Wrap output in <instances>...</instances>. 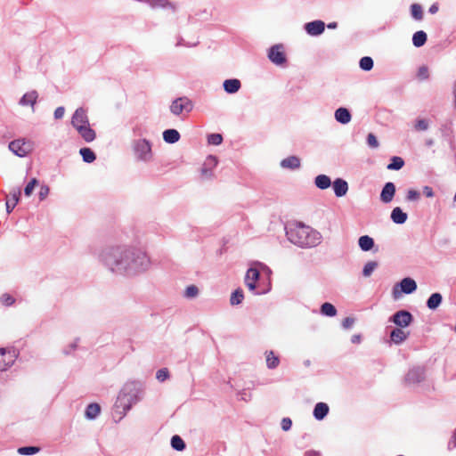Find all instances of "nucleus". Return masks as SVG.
Returning a JSON list of instances; mask_svg holds the SVG:
<instances>
[{
	"mask_svg": "<svg viewBox=\"0 0 456 456\" xmlns=\"http://www.w3.org/2000/svg\"><path fill=\"white\" fill-rule=\"evenodd\" d=\"M99 261L112 273L126 277L140 274L151 265L150 257L144 251L126 245L102 248Z\"/></svg>",
	"mask_w": 456,
	"mask_h": 456,
	"instance_id": "obj_1",
	"label": "nucleus"
},
{
	"mask_svg": "<svg viewBox=\"0 0 456 456\" xmlns=\"http://www.w3.org/2000/svg\"><path fill=\"white\" fill-rule=\"evenodd\" d=\"M288 240L300 248H314L322 241L319 232L301 223L286 228Z\"/></svg>",
	"mask_w": 456,
	"mask_h": 456,
	"instance_id": "obj_2",
	"label": "nucleus"
},
{
	"mask_svg": "<svg viewBox=\"0 0 456 456\" xmlns=\"http://www.w3.org/2000/svg\"><path fill=\"white\" fill-rule=\"evenodd\" d=\"M143 395L142 385L140 382H126L121 388L115 406L123 410V415H126L132 406L142 400Z\"/></svg>",
	"mask_w": 456,
	"mask_h": 456,
	"instance_id": "obj_3",
	"label": "nucleus"
},
{
	"mask_svg": "<svg viewBox=\"0 0 456 456\" xmlns=\"http://www.w3.org/2000/svg\"><path fill=\"white\" fill-rule=\"evenodd\" d=\"M132 148L136 160L148 163L152 159L151 143L149 140H134Z\"/></svg>",
	"mask_w": 456,
	"mask_h": 456,
	"instance_id": "obj_4",
	"label": "nucleus"
},
{
	"mask_svg": "<svg viewBox=\"0 0 456 456\" xmlns=\"http://www.w3.org/2000/svg\"><path fill=\"white\" fill-rule=\"evenodd\" d=\"M169 109L175 116L189 114L193 109V103L185 96L178 97L172 102Z\"/></svg>",
	"mask_w": 456,
	"mask_h": 456,
	"instance_id": "obj_5",
	"label": "nucleus"
},
{
	"mask_svg": "<svg viewBox=\"0 0 456 456\" xmlns=\"http://www.w3.org/2000/svg\"><path fill=\"white\" fill-rule=\"evenodd\" d=\"M417 289L416 281L410 277L403 278L398 283H396L392 290L394 298H398L402 293L411 294Z\"/></svg>",
	"mask_w": 456,
	"mask_h": 456,
	"instance_id": "obj_6",
	"label": "nucleus"
},
{
	"mask_svg": "<svg viewBox=\"0 0 456 456\" xmlns=\"http://www.w3.org/2000/svg\"><path fill=\"white\" fill-rule=\"evenodd\" d=\"M426 379V369L423 366H413L404 377V382L408 386H414L424 381Z\"/></svg>",
	"mask_w": 456,
	"mask_h": 456,
	"instance_id": "obj_7",
	"label": "nucleus"
},
{
	"mask_svg": "<svg viewBox=\"0 0 456 456\" xmlns=\"http://www.w3.org/2000/svg\"><path fill=\"white\" fill-rule=\"evenodd\" d=\"M9 150L18 157H25L31 151L32 145L29 141L17 139L9 143Z\"/></svg>",
	"mask_w": 456,
	"mask_h": 456,
	"instance_id": "obj_8",
	"label": "nucleus"
},
{
	"mask_svg": "<svg viewBox=\"0 0 456 456\" xmlns=\"http://www.w3.org/2000/svg\"><path fill=\"white\" fill-rule=\"evenodd\" d=\"M389 322L397 328H406L413 322V315L407 310H399L389 317Z\"/></svg>",
	"mask_w": 456,
	"mask_h": 456,
	"instance_id": "obj_9",
	"label": "nucleus"
},
{
	"mask_svg": "<svg viewBox=\"0 0 456 456\" xmlns=\"http://www.w3.org/2000/svg\"><path fill=\"white\" fill-rule=\"evenodd\" d=\"M269 60L277 66H281L286 63L287 58L283 51L282 45H274L270 47L268 51Z\"/></svg>",
	"mask_w": 456,
	"mask_h": 456,
	"instance_id": "obj_10",
	"label": "nucleus"
},
{
	"mask_svg": "<svg viewBox=\"0 0 456 456\" xmlns=\"http://www.w3.org/2000/svg\"><path fill=\"white\" fill-rule=\"evenodd\" d=\"M17 357L15 350L0 348V371L6 370L11 367Z\"/></svg>",
	"mask_w": 456,
	"mask_h": 456,
	"instance_id": "obj_11",
	"label": "nucleus"
},
{
	"mask_svg": "<svg viewBox=\"0 0 456 456\" xmlns=\"http://www.w3.org/2000/svg\"><path fill=\"white\" fill-rule=\"evenodd\" d=\"M304 28L308 35L317 37L324 32L325 23L322 20H317L305 23Z\"/></svg>",
	"mask_w": 456,
	"mask_h": 456,
	"instance_id": "obj_12",
	"label": "nucleus"
},
{
	"mask_svg": "<svg viewBox=\"0 0 456 456\" xmlns=\"http://www.w3.org/2000/svg\"><path fill=\"white\" fill-rule=\"evenodd\" d=\"M88 124L89 119L86 114V110L82 107L77 108L72 116L71 125L73 126V127L77 129L79 126H86Z\"/></svg>",
	"mask_w": 456,
	"mask_h": 456,
	"instance_id": "obj_13",
	"label": "nucleus"
},
{
	"mask_svg": "<svg viewBox=\"0 0 456 456\" xmlns=\"http://www.w3.org/2000/svg\"><path fill=\"white\" fill-rule=\"evenodd\" d=\"M260 276L259 271L256 268L250 267L245 276V284L248 289L252 292L256 290V282L258 281Z\"/></svg>",
	"mask_w": 456,
	"mask_h": 456,
	"instance_id": "obj_14",
	"label": "nucleus"
},
{
	"mask_svg": "<svg viewBox=\"0 0 456 456\" xmlns=\"http://www.w3.org/2000/svg\"><path fill=\"white\" fill-rule=\"evenodd\" d=\"M395 194V185L392 182H387L383 186L380 192V200L383 203H389L393 200V198Z\"/></svg>",
	"mask_w": 456,
	"mask_h": 456,
	"instance_id": "obj_15",
	"label": "nucleus"
},
{
	"mask_svg": "<svg viewBox=\"0 0 456 456\" xmlns=\"http://www.w3.org/2000/svg\"><path fill=\"white\" fill-rule=\"evenodd\" d=\"M37 98L38 93L36 90H32L23 94L19 101V104L22 107L30 106L32 112H35V104L37 103Z\"/></svg>",
	"mask_w": 456,
	"mask_h": 456,
	"instance_id": "obj_16",
	"label": "nucleus"
},
{
	"mask_svg": "<svg viewBox=\"0 0 456 456\" xmlns=\"http://www.w3.org/2000/svg\"><path fill=\"white\" fill-rule=\"evenodd\" d=\"M334 193L337 197L340 198L346 194L348 191V183L346 180L342 178H337L333 183H331Z\"/></svg>",
	"mask_w": 456,
	"mask_h": 456,
	"instance_id": "obj_17",
	"label": "nucleus"
},
{
	"mask_svg": "<svg viewBox=\"0 0 456 456\" xmlns=\"http://www.w3.org/2000/svg\"><path fill=\"white\" fill-rule=\"evenodd\" d=\"M403 328H395L390 332V339L395 345H400L404 342L408 337L409 332L403 330Z\"/></svg>",
	"mask_w": 456,
	"mask_h": 456,
	"instance_id": "obj_18",
	"label": "nucleus"
},
{
	"mask_svg": "<svg viewBox=\"0 0 456 456\" xmlns=\"http://www.w3.org/2000/svg\"><path fill=\"white\" fill-rule=\"evenodd\" d=\"M335 119L343 125H346L351 121L352 115L348 109L340 107L335 110Z\"/></svg>",
	"mask_w": 456,
	"mask_h": 456,
	"instance_id": "obj_19",
	"label": "nucleus"
},
{
	"mask_svg": "<svg viewBox=\"0 0 456 456\" xmlns=\"http://www.w3.org/2000/svg\"><path fill=\"white\" fill-rule=\"evenodd\" d=\"M77 131L86 142H93L96 137L95 131L90 127L89 124L86 126H79Z\"/></svg>",
	"mask_w": 456,
	"mask_h": 456,
	"instance_id": "obj_20",
	"label": "nucleus"
},
{
	"mask_svg": "<svg viewBox=\"0 0 456 456\" xmlns=\"http://www.w3.org/2000/svg\"><path fill=\"white\" fill-rule=\"evenodd\" d=\"M300 159L297 156H289L286 159H283L281 161V167L282 168L295 170L300 167Z\"/></svg>",
	"mask_w": 456,
	"mask_h": 456,
	"instance_id": "obj_21",
	"label": "nucleus"
},
{
	"mask_svg": "<svg viewBox=\"0 0 456 456\" xmlns=\"http://www.w3.org/2000/svg\"><path fill=\"white\" fill-rule=\"evenodd\" d=\"M240 86H241V83L237 78L226 79L223 83L224 90L227 94H235V93H237L240 90Z\"/></svg>",
	"mask_w": 456,
	"mask_h": 456,
	"instance_id": "obj_22",
	"label": "nucleus"
},
{
	"mask_svg": "<svg viewBox=\"0 0 456 456\" xmlns=\"http://www.w3.org/2000/svg\"><path fill=\"white\" fill-rule=\"evenodd\" d=\"M329 406L325 403H317L314 409V417L317 420L323 419L329 413Z\"/></svg>",
	"mask_w": 456,
	"mask_h": 456,
	"instance_id": "obj_23",
	"label": "nucleus"
},
{
	"mask_svg": "<svg viewBox=\"0 0 456 456\" xmlns=\"http://www.w3.org/2000/svg\"><path fill=\"white\" fill-rule=\"evenodd\" d=\"M390 217L395 224H403L407 221L408 216L401 208L396 207L392 210Z\"/></svg>",
	"mask_w": 456,
	"mask_h": 456,
	"instance_id": "obj_24",
	"label": "nucleus"
},
{
	"mask_svg": "<svg viewBox=\"0 0 456 456\" xmlns=\"http://www.w3.org/2000/svg\"><path fill=\"white\" fill-rule=\"evenodd\" d=\"M180 134L176 129H167L163 132V140L167 143H175L180 140Z\"/></svg>",
	"mask_w": 456,
	"mask_h": 456,
	"instance_id": "obj_25",
	"label": "nucleus"
},
{
	"mask_svg": "<svg viewBox=\"0 0 456 456\" xmlns=\"http://www.w3.org/2000/svg\"><path fill=\"white\" fill-rule=\"evenodd\" d=\"M330 178L326 175H319L314 178V185L321 190H326L331 185Z\"/></svg>",
	"mask_w": 456,
	"mask_h": 456,
	"instance_id": "obj_26",
	"label": "nucleus"
},
{
	"mask_svg": "<svg viewBox=\"0 0 456 456\" xmlns=\"http://www.w3.org/2000/svg\"><path fill=\"white\" fill-rule=\"evenodd\" d=\"M374 244V240L369 235H362L358 240V245L362 251H370Z\"/></svg>",
	"mask_w": 456,
	"mask_h": 456,
	"instance_id": "obj_27",
	"label": "nucleus"
},
{
	"mask_svg": "<svg viewBox=\"0 0 456 456\" xmlns=\"http://www.w3.org/2000/svg\"><path fill=\"white\" fill-rule=\"evenodd\" d=\"M443 297L440 293H433L427 300V306L430 310H436L441 305Z\"/></svg>",
	"mask_w": 456,
	"mask_h": 456,
	"instance_id": "obj_28",
	"label": "nucleus"
},
{
	"mask_svg": "<svg viewBox=\"0 0 456 456\" xmlns=\"http://www.w3.org/2000/svg\"><path fill=\"white\" fill-rule=\"evenodd\" d=\"M265 361L266 366L270 370L277 368L280 364V358L274 354L273 351L265 352Z\"/></svg>",
	"mask_w": 456,
	"mask_h": 456,
	"instance_id": "obj_29",
	"label": "nucleus"
},
{
	"mask_svg": "<svg viewBox=\"0 0 456 456\" xmlns=\"http://www.w3.org/2000/svg\"><path fill=\"white\" fill-rule=\"evenodd\" d=\"M100 405L98 403H92L87 405L85 411V416L88 419H94L100 414Z\"/></svg>",
	"mask_w": 456,
	"mask_h": 456,
	"instance_id": "obj_30",
	"label": "nucleus"
},
{
	"mask_svg": "<svg viewBox=\"0 0 456 456\" xmlns=\"http://www.w3.org/2000/svg\"><path fill=\"white\" fill-rule=\"evenodd\" d=\"M20 196V191H13L12 193H11L9 199L6 200V203H5L6 211L8 214H10L13 210V208L19 202Z\"/></svg>",
	"mask_w": 456,
	"mask_h": 456,
	"instance_id": "obj_31",
	"label": "nucleus"
},
{
	"mask_svg": "<svg viewBox=\"0 0 456 456\" xmlns=\"http://www.w3.org/2000/svg\"><path fill=\"white\" fill-rule=\"evenodd\" d=\"M427 39L428 36L426 32L423 30H419L412 36V44L415 47H421L426 44Z\"/></svg>",
	"mask_w": 456,
	"mask_h": 456,
	"instance_id": "obj_32",
	"label": "nucleus"
},
{
	"mask_svg": "<svg viewBox=\"0 0 456 456\" xmlns=\"http://www.w3.org/2000/svg\"><path fill=\"white\" fill-rule=\"evenodd\" d=\"M79 153L82 156L83 160L86 163H92L96 159L95 153L87 147L81 148Z\"/></svg>",
	"mask_w": 456,
	"mask_h": 456,
	"instance_id": "obj_33",
	"label": "nucleus"
},
{
	"mask_svg": "<svg viewBox=\"0 0 456 456\" xmlns=\"http://www.w3.org/2000/svg\"><path fill=\"white\" fill-rule=\"evenodd\" d=\"M321 314L325 316L333 317L337 314V309L332 304L325 302L321 305Z\"/></svg>",
	"mask_w": 456,
	"mask_h": 456,
	"instance_id": "obj_34",
	"label": "nucleus"
},
{
	"mask_svg": "<svg viewBox=\"0 0 456 456\" xmlns=\"http://www.w3.org/2000/svg\"><path fill=\"white\" fill-rule=\"evenodd\" d=\"M171 446L174 450L182 452L185 449L184 441L177 435H175L171 438Z\"/></svg>",
	"mask_w": 456,
	"mask_h": 456,
	"instance_id": "obj_35",
	"label": "nucleus"
},
{
	"mask_svg": "<svg viewBox=\"0 0 456 456\" xmlns=\"http://www.w3.org/2000/svg\"><path fill=\"white\" fill-rule=\"evenodd\" d=\"M403 165L404 160L401 157L394 156L387 168L389 170H399L403 167Z\"/></svg>",
	"mask_w": 456,
	"mask_h": 456,
	"instance_id": "obj_36",
	"label": "nucleus"
},
{
	"mask_svg": "<svg viewBox=\"0 0 456 456\" xmlns=\"http://www.w3.org/2000/svg\"><path fill=\"white\" fill-rule=\"evenodd\" d=\"M244 298L243 290L241 289H237L234 290L231 296L230 303L232 305H240Z\"/></svg>",
	"mask_w": 456,
	"mask_h": 456,
	"instance_id": "obj_37",
	"label": "nucleus"
},
{
	"mask_svg": "<svg viewBox=\"0 0 456 456\" xmlns=\"http://www.w3.org/2000/svg\"><path fill=\"white\" fill-rule=\"evenodd\" d=\"M373 65H374L373 60L371 57H369V56H364V57L361 58V60L359 61L360 68L364 71H370V69H372Z\"/></svg>",
	"mask_w": 456,
	"mask_h": 456,
	"instance_id": "obj_38",
	"label": "nucleus"
},
{
	"mask_svg": "<svg viewBox=\"0 0 456 456\" xmlns=\"http://www.w3.org/2000/svg\"><path fill=\"white\" fill-rule=\"evenodd\" d=\"M379 264L376 261H369L366 263L362 269V275L364 277H370L375 269L378 267Z\"/></svg>",
	"mask_w": 456,
	"mask_h": 456,
	"instance_id": "obj_39",
	"label": "nucleus"
},
{
	"mask_svg": "<svg viewBox=\"0 0 456 456\" xmlns=\"http://www.w3.org/2000/svg\"><path fill=\"white\" fill-rule=\"evenodd\" d=\"M411 12L412 17L415 20H422V18H423V11H422V7H421L420 4H411Z\"/></svg>",
	"mask_w": 456,
	"mask_h": 456,
	"instance_id": "obj_40",
	"label": "nucleus"
},
{
	"mask_svg": "<svg viewBox=\"0 0 456 456\" xmlns=\"http://www.w3.org/2000/svg\"><path fill=\"white\" fill-rule=\"evenodd\" d=\"M40 451L39 447L37 446H23L18 449V452L21 455H33Z\"/></svg>",
	"mask_w": 456,
	"mask_h": 456,
	"instance_id": "obj_41",
	"label": "nucleus"
},
{
	"mask_svg": "<svg viewBox=\"0 0 456 456\" xmlns=\"http://www.w3.org/2000/svg\"><path fill=\"white\" fill-rule=\"evenodd\" d=\"M223 142V136L220 134H210L208 136V142L212 145H220Z\"/></svg>",
	"mask_w": 456,
	"mask_h": 456,
	"instance_id": "obj_42",
	"label": "nucleus"
},
{
	"mask_svg": "<svg viewBox=\"0 0 456 456\" xmlns=\"http://www.w3.org/2000/svg\"><path fill=\"white\" fill-rule=\"evenodd\" d=\"M417 77L419 80H427L429 77L428 68L425 65L419 68Z\"/></svg>",
	"mask_w": 456,
	"mask_h": 456,
	"instance_id": "obj_43",
	"label": "nucleus"
},
{
	"mask_svg": "<svg viewBox=\"0 0 456 456\" xmlns=\"http://www.w3.org/2000/svg\"><path fill=\"white\" fill-rule=\"evenodd\" d=\"M199 294V289L195 285H190L186 288L184 296L188 298H192L197 297Z\"/></svg>",
	"mask_w": 456,
	"mask_h": 456,
	"instance_id": "obj_44",
	"label": "nucleus"
},
{
	"mask_svg": "<svg viewBox=\"0 0 456 456\" xmlns=\"http://www.w3.org/2000/svg\"><path fill=\"white\" fill-rule=\"evenodd\" d=\"M169 378V371L167 368H162V369H159L157 372H156V379L159 381V382H164L166 379H167Z\"/></svg>",
	"mask_w": 456,
	"mask_h": 456,
	"instance_id": "obj_45",
	"label": "nucleus"
},
{
	"mask_svg": "<svg viewBox=\"0 0 456 456\" xmlns=\"http://www.w3.org/2000/svg\"><path fill=\"white\" fill-rule=\"evenodd\" d=\"M38 183V180L37 178H33L30 182L25 186L24 193L26 196H30L33 192L35 186Z\"/></svg>",
	"mask_w": 456,
	"mask_h": 456,
	"instance_id": "obj_46",
	"label": "nucleus"
},
{
	"mask_svg": "<svg viewBox=\"0 0 456 456\" xmlns=\"http://www.w3.org/2000/svg\"><path fill=\"white\" fill-rule=\"evenodd\" d=\"M419 198H420V193L418 191L410 189L407 191V195H406L407 201H417L419 200Z\"/></svg>",
	"mask_w": 456,
	"mask_h": 456,
	"instance_id": "obj_47",
	"label": "nucleus"
},
{
	"mask_svg": "<svg viewBox=\"0 0 456 456\" xmlns=\"http://www.w3.org/2000/svg\"><path fill=\"white\" fill-rule=\"evenodd\" d=\"M367 143L370 148H373V149H376L379 146L377 137L372 133H370L367 135Z\"/></svg>",
	"mask_w": 456,
	"mask_h": 456,
	"instance_id": "obj_48",
	"label": "nucleus"
},
{
	"mask_svg": "<svg viewBox=\"0 0 456 456\" xmlns=\"http://www.w3.org/2000/svg\"><path fill=\"white\" fill-rule=\"evenodd\" d=\"M354 322H355V319L354 318H353V317H346L342 321V327L345 330H349V329H351L353 327Z\"/></svg>",
	"mask_w": 456,
	"mask_h": 456,
	"instance_id": "obj_49",
	"label": "nucleus"
},
{
	"mask_svg": "<svg viewBox=\"0 0 456 456\" xmlns=\"http://www.w3.org/2000/svg\"><path fill=\"white\" fill-rule=\"evenodd\" d=\"M415 128L419 131H426L428 128V122L426 119H419L416 122Z\"/></svg>",
	"mask_w": 456,
	"mask_h": 456,
	"instance_id": "obj_50",
	"label": "nucleus"
},
{
	"mask_svg": "<svg viewBox=\"0 0 456 456\" xmlns=\"http://www.w3.org/2000/svg\"><path fill=\"white\" fill-rule=\"evenodd\" d=\"M281 426L283 431H289L291 428L292 426V420L285 417L281 419Z\"/></svg>",
	"mask_w": 456,
	"mask_h": 456,
	"instance_id": "obj_51",
	"label": "nucleus"
},
{
	"mask_svg": "<svg viewBox=\"0 0 456 456\" xmlns=\"http://www.w3.org/2000/svg\"><path fill=\"white\" fill-rule=\"evenodd\" d=\"M49 191L50 190L47 185H45V184L41 185L39 192H38L39 200H44L48 196Z\"/></svg>",
	"mask_w": 456,
	"mask_h": 456,
	"instance_id": "obj_52",
	"label": "nucleus"
},
{
	"mask_svg": "<svg viewBox=\"0 0 456 456\" xmlns=\"http://www.w3.org/2000/svg\"><path fill=\"white\" fill-rule=\"evenodd\" d=\"M64 113H65V109L64 107L61 106V107H58L56 108V110H54V118L56 119H61L63 118L64 116Z\"/></svg>",
	"mask_w": 456,
	"mask_h": 456,
	"instance_id": "obj_53",
	"label": "nucleus"
},
{
	"mask_svg": "<svg viewBox=\"0 0 456 456\" xmlns=\"http://www.w3.org/2000/svg\"><path fill=\"white\" fill-rule=\"evenodd\" d=\"M1 300L5 305H11L14 302V299L10 295L6 294L2 296Z\"/></svg>",
	"mask_w": 456,
	"mask_h": 456,
	"instance_id": "obj_54",
	"label": "nucleus"
},
{
	"mask_svg": "<svg viewBox=\"0 0 456 456\" xmlns=\"http://www.w3.org/2000/svg\"><path fill=\"white\" fill-rule=\"evenodd\" d=\"M423 194L428 198H432L434 197V191L430 186L426 185L423 187Z\"/></svg>",
	"mask_w": 456,
	"mask_h": 456,
	"instance_id": "obj_55",
	"label": "nucleus"
},
{
	"mask_svg": "<svg viewBox=\"0 0 456 456\" xmlns=\"http://www.w3.org/2000/svg\"><path fill=\"white\" fill-rule=\"evenodd\" d=\"M201 173H202V175H205L206 177H210V176H212V171H211V169L207 168L206 167H203L201 168Z\"/></svg>",
	"mask_w": 456,
	"mask_h": 456,
	"instance_id": "obj_56",
	"label": "nucleus"
},
{
	"mask_svg": "<svg viewBox=\"0 0 456 456\" xmlns=\"http://www.w3.org/2000/svg\"><path fill=\"white\" fill-rule=\"evenodd\" d=\"M438 9H439V7H438V4L435 3V4H433L429 7L428 12H429L431 14H435V13H436V12H438Z\"/></svg>",
	"mask_w": 456,
	"mask_h": 456,
	"instance_id": "obj_57",
	"label": "nucleus"
},
{
	"mask_svg": "<svg viewBox=\"0 0 456 456\" xmlns=\"http://www.w3.org/2000/svg\"><path fill=\"white\" fill-rule=\"evenodd\" d=\"M78 340H79V339H78V338H77L73 343H71V344L69 345V350H65V354H69V353H70V351L75 350V349H76V347H77V342H78Z\"/></svg>",
	"mask_w": 456,
	"mask_h": 456,
	"instance_id": "obj_58",
	"label": "nucleus"
},
{
	"mask_svg": "<svg viewBox=\"0 0 456 456\" xmlns=\"http://www.w3.org/2000/svg\"><path fill=\"white\" fill-rule=\"evenodd\" d=\"M351 342L353 344H358L361 342V336L358 334L353 335L351 338Z\"/></svg>",
	"mask_w": 456,
	"mask_h": 456,
	"instance_id": "obj_59",
	"label": "nucleus"
},
{
	"mask_svg": "<svg viewBox=\"0 0 456 456\" xmlns=\"http://www.w3.org/2000/svg\"><path fill=\"white\" fill-rule=\"evenodd\" d=\"M305 456H322V455L320 454L319 452L310 450V451H306L305 452Z\"/></svg>",
	"mask_w": 456,
	"mask_h": 456,
	"instance_id": "obj_60",
	"label": "nucleus"
},
{
	"mask_svg": "<svg viewBox=\"0 0 456 456\" xmlns=\"http://www.w3.org/2000/svg\"><path fill=\"white\" fill-rule=\"evenodd\" d=\"M448 446H449L450 449L456 447V433L452 436V440L449 442Z\"/></svg>",
	"mask_w": 456,
	"mask_h": 456,
	"instance_id": "obj_61",
	"label": "nucleus"
},
{
	"mask_svg": "<svg viewBox=\"0 0 456 456\" xmlns=\"http://www.w3.org/2000/svg\"><path fill=\"white\" fill-rule=\"evenodd\" d=\"M197 44H193V45H187L184 43L183 39L181 37L179 38V40L177 41L176 43V46H182V45H185V46H194L196 45Z\"/></svg>",
	"mask_w": 456,
	"mask_h": 456,
	"instance_id": "obj_62",
	"label": "nucleus"
},
{
	"mask_svg": "<svg viewBox=\"0 0 456 456\" xmlns=\"http://www.w3.org/2000/svg\"><path fill=\"white\" fill-rule=\"evenodd\" d=\"M208 162H209L210 164H213L214 166H216V163H217L216 159L215 157H212V156H210V157L208 159Z\"/></svg>",
	"mask_w": 456,
	"mask_h": 456,
	"instance_id": "obj_63",
	"label": "nucleus"
},
{
	"mask_svg": "<svg viewBox=\"0 0 456 456\" xmlns=\"http://www.w3.org/2000/svg\"><path fill=\"white\" fill-rule=\"evenodd\" d=\"M328 28H330V29H334L338 27V23L337 22H330L327 25Z\"/></svg>",
	"mask_w": 456,
	"mask_h": 456,
	"instance_id": "obj_64",
	"label": "nucleus"
}]
</instances>
